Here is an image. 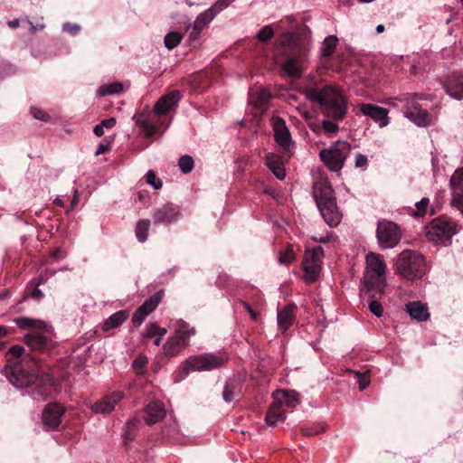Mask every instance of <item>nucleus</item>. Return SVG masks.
I'll return each instance as SVG.
<instances>
[{
  "instance_id": "nucleus-29",
  "label": "nucleus",
  "mask_w": 463,
  "mask_h": 463,
  "mask_svg": "<svg viewBox=\"0 0 463 463\" xmlns=\"http://www.w3.org/2000/svg\"><path fill=\"white\" fill-rule=\"evenodd\" d=\"M195 333L194 327L191 326L184 320H178L175 326V333L173 335L188 346L190 338L194 336Z\"/></svg>"
},
{
  "instance_id": "nucleus-36",
  "label": "nucleus",
  "mask_w": 463,
  "mask_h": 463,
  "mask_svg": "<svg viewBox=\"0 0 463 463\" xmlns=\"http://www.w3.org/2000/svg\"><path fill=\"white\" fill-rule=\"evenodd\" d=\"M214 18L213 11L206 9L196 16L192 26L202 33Z\"/></svg>"
},
{
  "instance_id": "nucleus-46",
  "label": "nucleus",
  "mask_w": 463,
  "mask_h": 463,
  "mask_svg": "<svg viewBox=\"0 0 463 463\" xmlns=\"http://www.w3.org/2000/svg\"><path fill=\"white\" fill-rule=\"evenodd\" d=\"M274 36V29L271 25H265L256 34V38L261 43L269 42Z\"/></svg>"
},
{
  "instance_id": "nucleus-7",
  "label": "nucleus",
  "mask_w": 463,
  "mask_h": 463,
  "mask_svg": "<svg viewBox=\"0 0 463 463\" xmlns=\"http://www.w3.org/2000/svg\"><path fill=\"white\" fill-rule=\"evenodd\" d=\"M351 145L347 141L338 140L330 147L319 152L321 161L331 170L337 172L344 167L345 159L350 153Z\"/></svg>"
},
{
  "instance_id": "nucleus-45",
  "label": "nucleus",
  "mask_w": 463,
  "mask_h": 463,
  "mask_svg": "<svg viewBox=\"0 0 463 463\" xmlns=\"http://www.w3.org/2000/svg\"><path fill=\"white\" fill-rule=\"evenodd\" d=\"M148 359L144 354H139L132 363V367L137 374H143Z\"/></svg>"
},
{
  "instance_id": "nucleus-22",
  "label": "nucleus",
  "mask_w": 463,
  "mask_h": 463,
  "mask_svg": "<svg viewBox=\"0 0 463 463\" xmlns=\"http://www.w3.org/2000/svg\"><path fill=\"white\" fill-rule=\"evenodd\" d=\"M9 382L16 388H24L33 381V375L27 371L15 366L7 373Z\"/></svg>"
},
{
  "instance_id": "nucleus-35",
  "label": "nucleus",
  "mask_w": 463,
  "mask_h": 463,
  "mask_svg": "<svg viewBox=\"0 0 463 463\" xmlns=\"http://www.w3.org/2000/svg\"><path fill=\"white\" fill-rule=\"evenodd\" d=\"M187 347L175 335L170 336L164 345V353L166 356L172 357L178 354L183 349Z\"/></svg>"
},
{
  "instance_id": "nucleus-11",
  "label": "nucleus",
  "mask_w": 463,
  "mask_h": 463,
  "mask_svg": "<svg viewBox=\"0 0 463 463\" xmlns=\"http://www.w3.org/2000/svg\"><path fill=\"white\" fill-rule=\"evenodd\" d=\"M180 99L181 94L178 90L166 93L156 102L153 109L154 114L157 117L167 115L169 112L175 110Z\"/></svg>"
},
{
  "instance_id": "nucleus-20",
  "label": "nucleus",
  "mask_w": 463,
  "mask_h": 463,
  "mask_svg": "<svg viewBox=\"0 0 463 463\" xmlns=\"http://www.w3.org/2000/svg\"><path fill=\"white\" fill-rule=\"evenodd\" d=\"M145 413L146 423L152 425L162 420L165 416L166 411L163 402L153 401L145 408Z\"/></svg>"
},
{
  "instance_id": "nucleus-47",
  "label": "nucleus",
  "mask_w": 463,
  "mask_h": 463,
  "mask_svg": "<svg viewBox=\"0 0 463 463\" xmlns=\"http://www.w3.org/2000/svg\"><path fill=\"white\" fill-rule=\"evenodd\" d=\"M146 181L156 190L160 189L163 185L162 181L156 177V173L153 170H149L146 173Z\"/></svg>"
},
{
  "instance_id": "nucleus-55",
  "label": "nucleus",
  "mask_w": 463,
  "mask_h": 463,
  "mask_svg": "<svg viewBox=\"0 0 463 463\" xmlns=\"http://www.w3.org/2000/svg\"><path fill=\"white\" fill-rule=\"evenodd\" d=\"M111 148V145H110V141L108 140V138H105L97 147V150L95 152V155L96 156H99V155H102V154H105L106 152H108L109 150H110Z\"/></svg>"
},
{
  "instance_id": "nucleus-8",
  "label": "nucleus",
  "mask_w": 463,
  "mask_h": 463,
  "mask_svg": "<svg viewBox=\"0 0 463 463\" xmlns=\"http://www.w3.org/2000/svg\"><path fill=\"white\" fill-rule=\"evenodd\" d=\"M324 256V250L321 246H317L313 249L306 250L302 268L305 272L304 279L307 282L315 281L321 271V260Z\"/></svg>"
},
{
  "instance_id": "nucleus-15",
  "label": "nucleus",
  "mask_w": 463,
  "mask_h": 463,
  "mask_svg": "<svg viewBox=\"0 0 463 463\" xmlns=\"http://www.w3.org/2000/svg\"><path fill=\"white\" fill-rule=\"evenodd\" d=\"M450 185L453 192L452 205L463 213V167L454 172Z\"/></svg>"
},
{
  "instance_id": "nucleus-57",
  "label": "nucleus",
  "mask_w": 463,
  "mask_h": 463,
  "mask_svg": "<svg viewBox=\"0 0 463 463\" xmlns=\"http://www.w3.org/2000/svg\"><path fill=\"white\" fill-rule=\"evenodd\" d=\"M24 352V348L21 345H13L9 349V353L15 358H20Z\"/></svg>"
},
{
  "instance_id": "nucleus-60",
  "label": "nucleus",
  "mask_w": 463,
  "mask_h": 463,
  "mask_svg": "<svg viewBox=\"0 0 463 463\" xmlns=\"http://www.w3.org/2000/svg\"><path fill=\"white\" fill-rule=\"evenodd\" d=\"M62 30L64 32H69V33H77L80 30V27L79 24H70V23H66L63 24L62 26Z\"/></svg>"
},
{
  "instance_id": "nucleus-5",
  "label": "nucleus",
  "mask_w": 463,
  "mask_h": 463,
  "mask_svg": "<svg viewBox=\"0 0 463 463\" xmlns=\"http://www.w3.org/2000/svg\"><path fill=\"white\" fill-rule=\"evenodd\" d=\"M458 225L450 218L440 216L434 219L426 228L428 239L436 244L449 245L453 235L458 232Z\"/></svg>"
},
{
  "instance_id": "nucleus-28",
  "label": "nucleus",
  "mask_w": 463,
  "mask_h": 463,
  "mask_svg": "<svg viewBox=\"0 0 463 463\" xmlns=\"http://www.w3.org/2000/svg\"><path fill=\"white\" fill-rule=\"evenodd\" d=\"M14 321L21 329H33L40 332H48L47 324L40 319L21 317L15 318Z\"/></svg>"
},
{
  "instance_id": "nucleus-27",
  "label": "nucleus",
  "mask_w": 463,
  "mask_h": 463,
  "mask_svg": "<svg viewBox=\"0 0 463 463\" xmlns=\"http://www.w3.org/2000/svg\"><path fill=\"white\" fill-rule=\"evenodd\" d=\"M266 165L279 180H283L285 178V167L279 156L272 153L267 154Z\"/></svg>"
},
{
  "instance_id": "nucleus-4",
  "label": "nucleus",
  "mask_w": 463,
  "mask_h": 463,
  "mask_svg": "<svg viewBox=\"0 0 463 463\" xmlns=\"http://www.w3.org/2000/svg\"><path fill=\"white\" fill-rule=\"evenodd\" d=\"M398 273L403 278L420 279L427 271L424 257L416 250H406L399 254L396 261Z\"/></svg>"
},
{
  "instance_id": "nucleus-17",
  "label": "nucleus",
  "mask_w": 463,
  "mask_h": 463,
  "mask_svg": "<svg viewBox=\"0 0 463 463\" xmlns=\"http://www.w3.org/2000/svg\"><path fill=\"white\" fill-rule=\"evenodd\" d=\"M404 116L419 127H426L430 123L431 117L418 103L412 102V106H406L403 109Z\"/></svg>"
},
{
  "instance_id": "nucleus-18",
  "label": "nucleus",
  "mask_w": 463,
  "mask_h": 463,
  "mask_svg": "<svg viewBox=\"0 0 463 463\" xmlns=\"http://www.w3.org/2000/svg\"><path fill=\"white\" fill-rule=\"evenodd\" d=\"M272 127L276 142L285 150L288 149L291 144V136L285 120L280 118H273Z\"/></svg>"
},
{
  "instance_id": "nucleus-48",
  "label": "nucleus",
  "mask_w": 463,
  "mask_h": 463,
  "mask_svg": "<svg viewBox=\"0 0 463 463\" xmlns=\"http://www.w3.org/2000/svg\"><path fill=\"white\" fill-rule=\"evenodd\" d=\"M138 423L139 420L137 418H133L128 421V430L124 435L125 444H127V442L131 441L134 439V435L131 433V429L135 428Z\"/></svg>"
},
{
  "instance_id": "nucleus-19",
  "label": "nucleus",
  "mask_w": 463,
  "mask_h": 463,
  "mask_svg": "<svg viewBox=\"0 0 463 463\" xmlns=\"http://www.w3.org/2000/svg\"><path fill=\"white\" fill-rule=\"evenodd\" d=\"M124 397L122 392H113L105 395L99 402H95L91 409L95 413H109L115 405Z\"/></svg>"
},
{
  "instance_id": "nucleus-40",
  "label": "nucleus",
  "mask_w": 463,
  "mask_h": 463,
  "mask_svg": "<svg viewBox=\"0 0 463 463\" xmlns=\"http://www.w3.org/2000/svg\"><path fill=\"white\" fill-rule=\"evenodd\" d=\"M161 301V293L156 292L152 295L149 298H147L139 307L149 315L152 311L156 309L158 304Z\"/></svg>"
},
{
  "instance_id": "nucleus-43",
  "label": "nucleus",
  "mask_w": 463,
  "mask_h": 463,
  "mask_svg": "<svg viewBox=\"0 0 463 463\" xmlns=\"http://www.w3.org/2000/svg\"><path fill=\"white\" fill-rule=\"evenodd\" d=\"M430 200L427 197L422 198L420 202L415 203L416 210L411 215L413 217H422L426 214Z\"/></svg>"
},
{
  "instance_id": "nucleus-64",
  "label": "nucleus",
  "mask_w": 463,
  "mask_h": 463,
  "mask_svg": "<svg viewBox=\"0 0 463 463\" xmlns=\"http://www.w3.org/2000/svg\"><path fill=\"white\" fill-rule=\"evenodd\" d=\"M32 297L35 299H41L43 297V294L42 292L41 289L35 288L33 291H32Z\"/></svg>"
},
{
  "instance_id": "nucleus-59",
  "label": "nucleus",
  "mask_w": 463,
  "mask_h": 463,
  "mask_svg": "<svg viewBox=\"0 0 463 463\" xmlns=\"http://www.w3.org/2000/svg\"><path fill=\"white\" fill-rule=\"evenodd\" d=\"M354 165L356 167H365L367 165V157L364 155L357 154Z\"/></svg>"
},
{
  "instance_id": "nucleus-13",
  "label": "nucleus",
  "mask_w": 463,
  "mask_h": 463,
  "mask_svg": "<svg viewBox=\"0 0 463 463\" xmlns=\"http://www.w3.org/2000/svg\"><path fill=\"white\" fill-rule=\"evenodd\" d=\"M137 126L139 127L143 134L151 137L157 132V125L152 119V112L148 106L145 107L141 111L133 116Z\"/></svg>"
},
{
  "instance_id": "nucleus-52",
  "label": "nucleus",
  "mask_w": 463,
  "mask_h": 463,
  "mask_svg": "<svg viewBox=\"0 0 463 463\" xmlns=\"http://www.w3.org/2000/svg\"><path fill=\"white\" fill-rule=\"evenodd\" d=\"M147 316H148L147 312H146L145 310H143L140 307H138L137 310L135 312V314L132 317V323L136 326H140L143 323V321L145 320V318Z\"/></svg>"
},
{
  "instance_id": "nucleus-61",
  "label": "nucleus",
  "mask_w": 463,
  "mask_h": 463,
  "mask_svg": "<svg viewBox=\"0 0 463 463\" xmlns=\"http://www.w3.org/2000/svg\"><path fill=\"white\" fill-rule=\"evenodd\" d=\"M99 124L103 127V128L110 129L116 125V118H109L102 120Z\"/></svg>"
},
{
  "instance_id": "nucleus-50",
  "label": "nucleus",
  "mask_w": 463,
  "mask_h": 463,
  "mask_svg": "<svg viewBox=\"0 0 463 463\" xmlns=\"http://www.w3.org/2000/svg\"><path fill=\"white\" fill-rule=\"evenodd\" d=\"M232 0H218L213 5L208 8V11H213V16L215 17L221 11L226 8Z\"/></svg>"
},
{
  "instance_id": "nucleus-62",
  "label": "nucleus",
  "mask_w": 463,
  "mask_h": 463,
  "mask_svg": "<svg viewBox=\"0 0 463 463\" xmlns=\"http://www.w3.org/2000/svg\"><path fill=\"white\" fill-rule=\"evenodd\" d=\"M8 334V328L5 326H0V350L4 347L5 342L2 341V338Z\"/></svg>"
},
{
  "instance_id": "nucleus-53",
  "label": "nucleus",
  "mask_w": 463,
  "mask_h": 463,
  "mask_svg": "<svg viewBox=\"0 0 463 463\" xmlns=\"http://www.w3.org/2000/svg\"><path fill=\"white\" fill-rule=\"evenodd\" d=\"M31 114L34 118L43 122H47L50 119V115L48 113L37 108H32Z\"/></svg>"
},
{
  "instance_id": "nucleus-24",
  "label": "nucleus",
  "mask_w": 463,
  "mask_h": 463,
  "mask_svg": "<svg viewBox=\"0 0 463 463\" xmlns=\"http://www.w3.org/2000/svg\"><path fill=\"white\" fill-rule=\"evenodd\" d=\"M406 311L412 319L419 322L427 321L430 318L428 306L420 301H411L406 305Z\"/></svg>"
},
{
  "instance_id": "nucleus-37",
  "label": "nucleus",
  "mask_w": 463,
  "mask_h": 463,
  "mask_svg": "<svg viewBox=\"0 0 463 463\" xmlns=\"http://www.w3.org/2000/svg\"><path fill=\"white\" fill-rule=\"evenodd\" d=\"M123 90V84L118 81L106 83L101 85L97 90V96L99 98L118 94Z\"/></svg>"
},
{
  "instance_id": "nucleus-30",
  "label": "nucleus",
  "mask_w": 463,
  "mask_h": 463,
  "mask_svg": "<svg viewBox=\"0 0 463 463\" xmlns=\"http://www.w3.org/2000/svg\"><path fill=\"white\" fill-rule=\"evenodd\" d=\"M285 420L286 414L281 406L273 401L266 413L265 422L270 427H275L279 422H283Z\"/></svg>"
},
{
  "instance_id": "nucleus-6",
  "label": "nucleus",
  "mask_w": 463,
  "mask_h": 463,
  "mask_svg": "<svg viewBox=\"0 0 463 463\" xmlns=\"http://www.w3.org/2000/svg\"><path fill=\"white\" fill-rule=\"evenodd\" d=\"M228 362V355L225 353H208L199 355H193L187 358L182 365L184 373L190 371H212L222 367Z\"/></svg>"
},
{
  "instance_id": "nucleus-10",
  "label": "nucleus",
  "mask_w": 463,
  "mask_h": 463,
  "mask_svg": "<svg viewBox=\"0 0 463 463\" xmlns=\"http://www.w3.org/2000/svg\"><path fill=\"white\" fill-rule=\"evenodd\" d=\"M364 286L370 298H381L386 287L385 273L365 271Z\"/></svg>"
},
{
  "instance_id": "nucleus-9",
  "label": "nucleus",
  "mask_w": 463,
  "mask_h": 463,
  "mask_svg": "<svg viewBox=\"0 0 463 463\" xmlns=\"http://www.w3.org/2000/svg\"><path fill=\"white\" fill-rule=\"evenodd\" d=\"M376 235L382 248H394L400 241L402 233L398 225L390 221H379Z\"/></svg>"
},
{
  "instance_id": "nucleus-44",
  "label": "nucleus",
  "mask_w": 463,
  "mask_h": 463,
  "mask_svg": "<svg viewBox=\"0 0 463 463\" xmlns=\"http://www.w3.org/2000/svg\"><path fill=\"white\" fill-rule=\"evenodd\" d=\"M178 165L184 174H188L194 168V159L188 155L182 156L179 158Z\"/></svg>"
},
{
  "instance_id": "nucleus-56",
  "label": "nucleus",
  "mask_w": 463,
  "mask_h": 463,
  "mask_svg": "<svg viewBox=\"0 0 463 463\" xmlns=\"http://www.w3.org/2000/svg\"><path fill=\"white\" fill-rule=\"evenodd\" d=\"M188 29L191 31L189 33L187 41L190 45H193L199 39L201 32L195 30V28L192 25L188 26Z\"/></svg>"
},
{
  "instance_id": "nucleus-41",
  "label": "nucleus",
  "mask_w": 463,
  "mask_h": 463,
  "mask_svg": "<svg viewBox=\"0 0 463 463\" xmlns=\"http://www.w3.org/2000/svg\"><path fill=\"white\" fill-rule=\"evenodd\" d=\"M182 39V33L177 32H170L165 36L164 43L168 50H172L180 44Z\"/></svg>"
},
{
  "instance_id": "nucleus-1",
  "label": "nucleus",
  "mask_w": 463,
  "mask_h": 463,
  "mask_svg": "<svg viewBox=\"0 0 463 463\" xmlns=\"http://www.w3.org/2000/svg\"><path fill=\"white\" fill-rule=\"evenodd\" d=\"M306 97L319 103L325 116L334 120H341L347 111V100L343 91L334 85H326L322 90L308 87L304 90Z\"/></svg>"
},
{
  "instance_id": "nucleus-31",
  "label": "nucleus",
  "mask_w": 463,
  "mask_h": 463,
  "mask_svg": "<svg viewBox=\"0 0 463 463\" xmlns=\"http://www.w3.org/2000/svg\"><path fill=\"white\" fill-rule=\"evenodd\" d=\"M366 268L365 271L368 272H381L385 273L386 265L383 258L373 252H370L365 258Z\"/></svg>"
},
{
  "instance_id": "nucleus-26",
  "label": "nucleus",
  "mask_w": 463,
  "mask_h": 463,
  "mask_svg": "<svg viewBox=\"0 0 463 463\" xmlns=\"http://www.w3.org/2000/svg\"><path fill=\"white\" fill-rule=\"evenodd\" d=\"M295 306L288 305L282 309L278 311L277 319L279 327L285 332L289 328L295 321Z\"/></svg>"
},
{
  "instance_id": "nucleus-32",
  "label": "nucleus",
  "mask_w": 463,
  "mask_h": 463,
  "mask_svg": "<svg viewBox=\"0 0 463 463\" xmlns=\"http://www.w3.org/2000/svg\"><path fill=\"white\" fill-rule=\"evenodd\" d=\"M241 392V382L237 379H230L226 382L222 392V399L227 402H232Z\"/></svg>"
},
{
  "instance_id": "nucleus-42",
  "label": "nucleus",
  "mask_w": 463,
  "mask_h": 463,
  "mask_svg": "<svg viewBox=\"0 0 463 463\" xmlns=\"http://www.w3.org/2000/svg\"><path fill=\"white\" fill-rule=\"evenodd\" d=\"M166 334V330L158 326L156 324H149L146 327V331L144 333L145 338H152L158 335H165Z\"/></svg>"
},
{
  "instance_id": "nucleus-63",
  "label": "nucleus",
  "mask_w": 463,
  "mask_h": 463,
  "mask_svg": "<svg viewBox=\"0 0 463 463\" xmlns=\"http://www.w3.org/2000/svg\"><path fill=\"white\" fill-rule=\"evenodd\" d=\"M93 133L97 136V137H101L104 135V128L103 127L100 125V124H98L94 127L93 128Z\"/></svg>"
},
{
  "instance_id": "nucleus-38",
  "label": "nucleus",
  "mask_w": 463,
  "mask_h": 463,
  "mask_svg": "<svg viewBox=\"0 0 463 463\" xmlns=\"http://www.w3.org/2000/svg\"><path fill=\"white\" fill-rule=\"evenodd\" d=\"M150 221L148 219L139 220L136 225V236L138 241L145 242L147 239Z\"/></svg>"
},
{
  "instance_id": "nucleus-16",
  "label": "nucleus",
  "mask_w": 463,
  "mask_h": 463,
  "mask_svg": "<svg viewBox=\"0 0 463 463\" xmlns=\"http://www.w3.org/2000/svg\"><path fill=\"white\" fill-rule=\"evenodd\" d=\"M64 409L57 403L48 404L43 412V422L50 430H55L61 423Z\"/></svg>"
},
{
  "instance_id": "nucleus-2",
  "label": "nucleus",
  "mask_w": 463,
  "mask_h": 463,
  "mask_svg": "<svg viewBox=\"0 0 463 463\" xmlns=\"http://www.w3.org/2000/svg\"><path fill=\"white\" fill-rule=\"evenodd\" d=\"M314 196L325 222L330 227H336L340 223L343 215L338 209L330 184L326 180L316 182Z\"/></svg>"
},
{
  "instance_id": "nucleus-14",
  "label": "nucleus",
  "mask_w": 463,
  "mask_h": 463,
  "mask_svg": "<svg viewBox=\"0 0 463 463\" xmlns=\"http://www.w3.org/2000/svg\"><path fill=\"white\" fill-rule=\"evenodd\" d=\"M360 112L371 118L380 128H384L389 124L388 109L371 103H363L359 105Z\"/></svg>"
},
{
  "instance_id": "nucleus-49",
  "label": "nucleus",
  "mask_w": 463,
  "mask_h": 463,
  "mask_svg": "<svg viewBox=\"0 0 463 463\" xmlns=\"http://www.w3.org/2000/svg\"><path fill=\"white\" fill-rule=\"evenodd\" d=\"M294 252L291 247H288L284 252L280 253L279 261L280 264H289L294 260Z\"/></svg>"
},
{
  "instance_id": "nucleus-33",
  "label": "nucleus",
  "mask_w": 463,
  "mask_h": 463,
  "mask_svg": "<svg viewBox=\"0 0 463 463\" xmlns=\"http://www.w3.org/2000/svg\"><path fill=\"white\" fill-rule=\"evenodd\" d=\"M269 98L270 93L265 89L258 88L249 91V99L259 109H262Z\"/></svg>"
},
{
  "instance_id": "nucleus-3",
  "label": "nucleus",
  "mask_w": 463,
  "mask_h": 463,
  "mask_svg": "<svg viewBox=\"0 0 463 463\" xmlns=\"http://www.w3.org/2000/svg\"><path fill=\"white\" fill-rule=\"evenodd\" d=\"M281 44L289 48L287 59L281 64L283 75L292 78L299 77L307 54V48L299 43L296 34L290 33L283 35Z\"/></svg>"
},
{
  "instance_id": "nucleus-23",
  "label": "nucleus",
  "mask_w": 463,
  "mask_h": 463,
  "mask_svg": "<svg viewBox=\"0 0 463 463\" xmlns=\"http://www.w3.org/2000/svg\"><path fill=\"white\" fill-rule=\"evenodd\" d=\"M272 398L281 407L294 408L300 402L299 394L294 390H278Z\"/></svg>"
},
{
  "instance_id": "nucleus-58",
  "label": "nucleus",
  "mask_w": 463,
  "mask_h": 463,
  "mask_svg": "<svg viewBox=\"0 0 463 463\" xmlns=\"http://www.w3.org/2000/svg\"><path fill=\"white\" fill-rule=\"evenodd\" d=\"M358 383H359V390L360 391H364L370 384L369 377L366 376L365 374H360L359 375V379H358Z\"/></svg>"
},
{
  "instance_id": "nucleus-25",
  "label": "nucleus",
  "mask_w": 463,
  "mask_h": 463,
  "mask_svg": "<svg viewBox=\"0 0 463 463\" xmlns=\"http://www.w3.org/2000/svg\"><path fill=\"white\" fill-rule=\"evenodd\" d=\"M42 333L38 331L25 335V342L31 349L43 351L51 346V339Z\"/></svg>"
},
{
  "instance_id": "nucleus-12",
  "label": "nucleus",
  "mask_w": 463,
  "mask_h": 463,
  "mask_svg": "<svg viewBox=\"0 0 463 463\" xmlns=\"http://www.w3.org/2000/svg\"><path fill=\"white\" fill-rule=\"evenodd\" d=\"M180 215L181 212L179 206L172 203H167L160 207H157L154 211L152 217L155 224H168L177 221Z\"/></svg>"
},
{
  "instance_id": "nucleus-39",
  "label": "nucleus",
  "mask_w": 463,
  "mask_h": 463,
  "mask_svg": "<svg viewBox=\"0 0 463 463\" xmlns=\"http://www.w3.org/2000/svg\"><path fill=\"white\" fill-rule=\"evenodd\" d=\"M337 43H338V39L336 36H335V35L327 36L322 43V47H321L322 56L323 57L331 56L337 45Z\"/></svg>"
},
{
  "instance_id": "nucleus-54",
  "label": "nucleus",
  "mask_w": 463,
  "mask_h": 463,
  "mask_svg": "<svg viewBox=\"0 0 463 463\" xmlns=\"http://www.w3.org/2000/svg\"><path fill=\"white\" fill-rule=\"evenodd\" d=\"M322 128L328 134L336 133L339 129L338 125L335 121L331 120H323Z\"/></svg>"
},
{
  "instance_id": "nucleus-21",
  "label": "nucleus",
  "mask_w": 463,
  "mask_h": 463,
  "mask_svg": "<svg viewBox=\"0 0 463 463\" xmlns=\"http://www.w3.org/2000/svg\"><path fill=\"white\" fill-rule=\"evenodd\" d=\"M446 92L456 99H463V74L453 73L444 83Z\"/></svg>"
},
{
  "instance_id": "nucleus-51",
  "label": "nucleus",
  "mask_w": 463,
  "mask_h": 463,
  "mask_svg": "<svg viewBox=\"0 0 463 463\" xmlns=\"http://www.w3.org/2000/svg\"><path fill=\"white\" fill-rule=\"evenodd\" d=\"M369 309L371 313L377 317H381L383 314V308L381 303L376 300V298H372V301L369 304Z\"/></svg>"
},
{
  "instance_id": "nucleus-34",
  "label": "nucleus",
  "mask_w": 463,
  "mask_h": 463,
  "mask_svg": "<svg viewBox=\"0 0 463 463\" xmlns=\"http://www.w3.org/2000/svg\"><path fill=\"white\" fill-rule=\"evenodd\" d=\"M129 314L126 310H119L110 316L102 325V329L104 331H109L112 328L118 327L123 322H125Z\"/></svg>"
}]
</instances>
